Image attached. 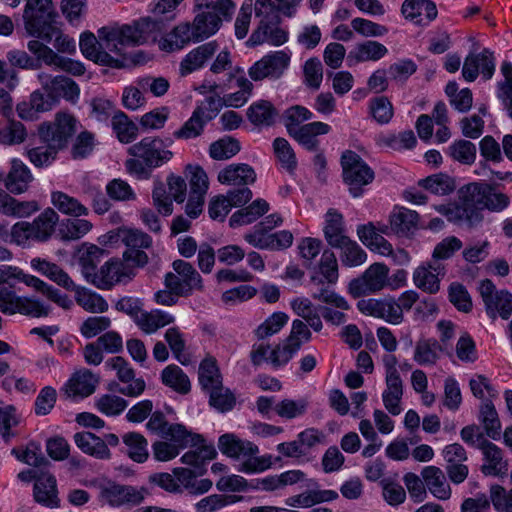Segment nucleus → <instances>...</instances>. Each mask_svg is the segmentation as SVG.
<instances>
[{
    "instance_id": "obj_1",
    "label": "nucleus",
    "mask_w": 512,
    "mask_h": 512,
    "mask_svg": "<svg viewBox=\"0 0 512 512\" xmlns=\"http://www.w3.org/2000/svg\"><path fill=\"white\" fill-rule=\"evenodd\" d=\"M15 281L23 282L64 309L72 306L67 295L61 294L58 289L40 278L26 274L18 267L3 265L0 266V311L4 314L13 315L19 311L20 296L10 289L14 287Z\"/></svg>"
},
{
    "instance_id": "obj_2",
    "label": "nucleus",
    "mask_w": 512,
    "mask_h": 512,
    "mask_svg": "<svg viewBox=\"0 0 512 512\" xmlns=\"http://www.w3.org/2000/svg\"><path fill=\"white\" fill-rule=\"evenodd\" d=\"M300 0H256L255 14L261 17L258 27L248 39L250 46L268 42L274 46L283 45L288 39V33L279 27V12L291 17Z\"/></svg>"
},
{
    "instance_id": "obj_3",
    "label": "nucleus",
    "mask_w": 512,
    "mask_h": 512,
    "mask_svg": "<svg viewBox=\"0 0 512 512\" xmlns=\"http://www.w3.org/2000/svg\"><path fill=\"white\" fill-rule=\"evenodd\" d=\"M485 191H489L487 183H468L458 190L456 202L437 205L435 210L452 223L474 227L483 219Z\"/></svg>"
},
{
    "instance_id": "obj_4",
    "label": "nucleus",
    "mask_w": 512,
    "mask_h": 512,
    "mask_svg": "<svg viewBox=\"0 0 512 512\" xmlns=\"http://www.w3.org/2000/svg\"><path fill=\"white\" fill-rule=\"evenodd\" d=\"M75 123L74 117L67 113H58L53 124L42 123L38 133L45 146L30 149L29 160L37 167L49 165L58 151L67 145L68 139L75 132Z\"/></svg>"
},
{
    "instance_id": "obj_5",
    "label": "nucleus",
    "mask_w": 512,
    "mask_h": 512,
    "mask_svg": "<svg viewBox=\"0 0 512 512\" xmlns=\"http://www.w3.org/2000/svg\"><path fill=\"white\" fill-rule=\"evenodd\" d=\"M164 29L162 20L144 17L132 25L105 26L98 30L101 41L109 51L120 54L124 45H143L149 39L155 40Z\"/></svg>"
},
{
    "instance_id": "obj_6",
    "label": "nucleus",
    "mask_w": 512,
    "mask_h": 512,
    "mask_svg": "<svg viewBox=\"0 0 512 512\" xmlns=\"http://www.w3.org/2000/svg\"><path fill=\"white\" fill-rule=\"evenodd\" d=\"M219 450L226 456L242 460L238 470L244 473H258L272 466L271 455L257 456L258 446L250 441L240 439L232 433H226L219 437Z\"/></svg>"
},
{
    "instance_id": "obj_7",
    "label": "nucleus",
    "mask_w": 512,
    "mask_h": 512,
    "mask_svg": "<svg viewBox=\"0 0 512 512\" xmlns=\"http://www.w3.org/2000/svg\"><path fill=\"white\" fill-rule=\"evenodd\" d=\"M109 241L111 243L120 242L126 246V250L123 252V259L126 262H131L134 267L138 268L147 265L149 258L144 249L152 245V239L145 232L121 227L109 232Z\"/></svg>"
},
{
    "instance_id": "obj_8",
    "label": "nucleus",
    "mask_w": 512,
    "mask_h": 512,
    "mask_svg": "<svg viewBox=\"0 0 512 512\" xmlns=\"http://www.w3.org/2000/svg\"><path fill=\"white\" fill-rule=\"evenodd\" d=\"M343 168V178L349 185L350 193L353 197L361 195V187L367 185L374 178L372 169L362 160V158L353 151H345L341 157Z\"/></svg>"
},
{
    "instance_id": "obj_9",
    "label": "nucleus",
    "mask_w": 512,
    "mask_h": 512,
    "mask_svg": "<svg viewBox=\"0 0 512 512\" xmlns=\"http://www.w3.org/2000/svg\"><path fill=\"white\" fill-rule=\"evenodd\" d=\"M389 268L382 263L370 265L363 274L350 281L348 292L354 298L375 294L388 284Z\"/></svg>"
},
{
    "instance_id": "obj_10",
    "label": "nucleus",
    "mask_w": 512,
    "mask_h": 512,
    "mask_svg": "<svg viewBox=\"0 0 512 512\" xmlns=\"http://www.w3.org/2000/svg\"><path fill=\"white\" fill-rule=\"evenodd\" d=\"M149 494V490L144 486L136 487L115 482L108 483L100 489L101 499L112 507L138 506Z\"/></svg>"
},
{
    "instance_id": "obj_11",
    "label": "nucleus",
    "mask_w": 512,
    "mask_h": 512,
    "mask_svg": "<svg viewBox=\"0 0 512 512\" xmlns=\"http://www.w3.org/2000/svg\"><path fill=\"white\" fill-rule=\"evenodd\" d=\"M56 15L52 0H27L23 12L24 24L30 35L41 34Z\"/></svg>"
},
{
    "instance_id": "obj_12",
    "label": "nucleus",
    "mask_w": 512,
    "mask_h": 512,
    "mask_svg": "<svg viewBox=\"0 0 512 512\" xmlns=\"http://www.w3.org/2000/svg\"><path fill=\"white\" fill-rule=\"evenodd\" d=\"M164 140L157 137H145L140 142L130 146L128 153L146 161L149 167L155 168L168 162L173 157V152L167 149Z\"/></svg>"
},
{
    "instance_id": "obj_13",
    "label": "nucleus",
    "mask_w": 512,
    "mask_h": 512,
    "mask_svg": "<svg viewBox=\"0 0 512 512\" xmlns=\"http://www.w3.org/2000/svg\"><path fill=\"white\" fill-rule=\"evenodd\" d=\"M479 292L485 303L486 312L495 319L498 315L508 319L512 313V294L506 290L498 291L489 279L481 281Z\"/></svg>"
},
{
    "instance_id": "obj_14",
    "label": "nucleus",
    "mask_w": 512,
    "mask_h": 512,
    "mask_svg": "<svg viewBox=\"0 0 512 512\" xmlns=\"http://www.w3.org/2000/svg\"><path fill=\"white\" fill-rule=\"evenodd\" d=\"M290 63V56L284 51H276L263 56L259 61L250 67L248 73L254 81H261L265 78H279L287 69Z\"/></svg>"
},
{
    "instance_id": "obj_15",
    "label": "nucleus",
    "mask_w": 512,
    "mask_h": 512,
    "mask_svg": "<svg viewBox=\"0 0 512 512\" xmlns=\"http://www.w3.org/2000/svg\"><path fill=\"white\" fill-rule=\"evenodd\" d=\"M130 262L120 259H111L101 266L98 276L93 284L100 289H110L117 283L126 282L135 276V271Z\"/></svg>"
},
{
    "instance_id": "obj_16",
    "label": "nucleus",
    "mask_w": 512,
    "mask_h": 512,
    "mask_svg": "<svg viewBox=\"0 0 512 512\" xmlns=\"http://www.w3.org/2000/svg\"><path fill=\"white\" fill-rule=\"evenodd\" d=\"M98 38H100L98 36ZM79 46L82 54L96 63L109 66L112 68H122L124 66L123 60L112 57L107 51L102 48L108 49L105 42L97 39L91 32H84L80 36Z\"/></svg>"
},
{
    "instance_id": "obj_17",
    "label": "nucleus",
    "mask_w": 512,
    "mask_h": 512,
    "mask_svg": "<svg viewBox=\"0 0 512 512\" xmlns=\"http://www.w3.org/2000/svg\"><path fill=\"white\" fill-rule=\"evenodd\" d=\"M42 88L54 101L58 97H63L68 101L75 102L79 97V87L70 78L65 76H55L41 72L37 75Z\"/></svg>"
},
{
    "instance_id": "obj_18",
    "label": "nucleus",
    "mask_w": 512,
    "mask_h": 512,
    "mask_svg": "<svg viewBox=\"0 0 512 512\" xmlns=\"http://www.w3.org/2000/svg\"><path fill=\"white\" fill-rule=\"evenodd\" d=\"M308 482L307 487L313 483L307 479L306 474L301 470H288L278 475H269L261 479H257L255 488L265 492H275L285 489L298 483Z\"/></svg>"
},
{
    "instance_id": "obj_19",
    "label": "nucleus",
    "mask_w": 512,
    "mask_h": 512,
    "mask_svg": "<svg viewBox=\"0 0 512 512\" xmlns=\"http://www.w3.org/2000/svg\"><path fill=\"white\" fill-rule=\"evenodd\" d=\"M445 274L441 263L430 262L419 266L413 273V281L417 288L424 292L435 294L440 289V278Z\"/></svg>"
},
{
    "instance_id": "obj_20",
    "label": "nucleus",
    "mask_w": 512,
    "mask_h": 512,
    "mask_svg": "<svg viewBox=\"0 0 512 512\" xmlns=\"http://www.w3.org/2000/svg\"><path fill=\"white\" fill-rule=\"evenodd\" d=\"M401 11L406 19L422 26L428 25L438 14L436 4L431 0H405Z\"/></svg>"
},
{
    "instance_id": "obj_21",
    "label": "nucleus",
    "mask_w": 512,
    "mask_h": 512,
    "mask_svg": "<svg viewBox=\"0 0 512 512\" xmlns=\"http://www.w3.org/2000/svg\"><path fill=\"white\" fill-rule=\"evenodd\" d=\"M33 175L29 168L20 160L14 159L11 168L4 178V186L10 194L19 195L28 191Z\"/></svg>"
},
{
    "instance_id": "obj_22",
    "label": "nucleus",
    "mask_w": 512,
    "mask_h": 512,
    "mask_svg": "<svg viewBox=\"0 0 512 512\" xmlns=\"http://www.w3.org/2000/svg\"><path fill=\"white\" fill-rule=\"evenodd\" d=\"M99 377L88 369L76 371L65 385L68 397H87L94 393Z\"/></svg>"
},
{
    "instance_id": "obj_23",
    "label": "nucleus",
    "mask_w": 512,
    "mask_h": 512,
    "mask_svg": "<svg viewBox=\"0 0 512 512\" xmlns=\"http://www.w3.org/2000/svg\"><path fill=\"white\" fill-rule=\"evenodd\" d=\"M330 126L324 122L316 121L304 124L297 129L289 128V135L309 151H317L319 147L318 135L329 133Z\"/></svg>"
},
{
    "instance_id": "obj_24",
    "label": "nucleus",
    "mask_w": 512,
    "mask_h": 512,
    "mask_svg": "<svg viewBox=\"0 0 512 512\" xmlns=\"http://www.w3.org/2000/svg\"><path fill=\"white\" fill-rule=\"evenodd\" d=\"M483 454L481 472L486 476H502L508 471V463L503 458L502 450L492 442H484L480 449Z\"/></svg>"
},
{
    "instance_id": "obj_25",
    "label": "nucleus",
    "mask_w": 512,
    "mask_h": 512,
    "mask_svg": "<svg viewBox=\"0 0 512 512\" xmlns=\"http://www.w3.org/2000/svg\"><path fill=\"white\" fill-rule=\"evenodd\" d=\"M217 179L221 184L245 186L256 181V172L245 163L230 164L219 172Z\"/></svg>"
},
{
    "instance_id": "obj_26",
    "label": "nucleus",
    "mask_w": 512,
    "mask_h": 512,
    "mask_svg": "<svg viewBox=\"0 0 512 512\" xmlns=\"http://www.w3.org/2000/svg\"><path fill=\"white\" fill-rule=\"evenodd\" d=\"M191 41L197 42L195 30L192 24L186 22L177 25L162 38L159 42V47L163 51L172 52L184 48Z\"/></svg>"
},
{
    "instance_id": "obj_27",
    "label": "nucleus",
    "mask_w": 512,
    "mask_h": 512,
    "mask_svg": "<svg viewBox=\"0 0 512 512\" xmlns=\"http://www.w3.org/2000/svg\"><path fill=\"white\" fill-rule=\"evenodd\" d=\"M33 270L55 282L66 290H74L75 283L70 276L57 264L43 258H33L30 261Z\"/></svg>"
},
{
    "instance_id": "obj_28",
    "label": "nucleus",
    "mask_w": 512,
    "mask_h": 512,
    "mask_svg": "<svg viewBox=\"0 0 512 512\" xmlns=\"http://www.w3.org/2000/svg\"><path fill=\"white\" fill-rule=\"evenodd\" d=\"M217 47L216 42L212 41L191 50L181 61V75L185 76L201 68L215 54Z\"/></svg>"
},
{
    "instance_id": "obj_29",
    "label": "nucleus",
    "mask_w": 512,
    "mask_h": 512,
    "mask_svg": "<svg viewBox=\"0 0 512 512\" xmlns=\"http://www.w3.org/2000/svg\"><path fill=\"white\" fill-rule=\"evenodd\" d=\"M39 210L36 201H19L0 189V213L9 217H28Z\"/></svg>"
},
{
    "instance_id": "obj_30",
    "label": "nucleus",
    "mask_w": 512,
    "mask_h": 512,
    "mask_svg": "<svg viewBox=\"0 0 512 512\" xmlns=\"http://www.w3.org/2000/svg\"><path fill=\"white\" fill-rule=\"evenodd\" d=\"M34 499L36 502L48 506L58 507L56 479L48 473H42L34 483Z\"/></svg>"
},
{
    "instance_id": "obj_31",
    "label": "nucleus",
    "mask_w": 512,
    "mask_h": 512,
    "mask_svg": "<svg viewBox=\"0 0 512 512\" xmlns=\"http://www.w3.org/2000/svg\"><path fill=\"white\" fill-rule=\"evenodd\" d=\"M423 481L431 494L440 499L447 500L451 496V488L447 483L445 474L436 466L425 467L421 472Z\"/></svg>"
},
{
    "instance_id": "obj_32",
    "label": "nucleus",
    "mask_w": 512,
    "mask_h": 512,
    "mask_svg": "<svg viewBox=\"0 0 512 512\" xmlns=\"http://www.w3.org/2000/svg\"><path fill=\"white\" fill-rule=\"evenodd\" d=\"M385 382L386 389L382 395L384 406L392 415H399L403 396V381L400 374L385 375Z\"/></svg>"
},
{
    "instance_id": "obj_33",
    "label": "nucleus",
    "mask_w": 512,
    "mask_h": 512,
    "mask_svg": "<svg viewBox=\"0 0 512 512\" xmlns=\"http://www.w3.org/2000/svg\"><path fill=\"white\" fill-rule=\"evenodd\" d=\"M442 345L432 338L419 339L415 344L414 361L421 366H433L440 359Z\"/></svg>"
},
{
    "instance_id": "obj_34",
    "label": "nucleus",
    "mask_w": 512,
    "mask_h": 512,
    "mask_svg": "<svg viewBox=\"0 0 512 512\" xmlns=\"http://www.w3.org/2000/svg\"><path fill=\"white\" fill-rule=\"evenodd\" d=\"M204 109V107H196L191 117L178 130L173 132V137L188 140L200 136L205 125L211 120V117H205Z\"/></svg>"
},
{
    "instance_id": "obj_35",
    "label": "nucleus",
    "mask_w": 512,
    "mask_h": 512,
    "mask_svg": "<svg viewBox=\"0 0 512 512\" xmlns=\"http://www.w3.org/2000/svg\"><path fill=\"white\" fill-rule=\"evenodd\" d=\"M74 441L77 447L84 453L96 458H108L110 451L100 437L91 432H78L74 435Z\"/></svg>"
},
{
    "instance_id": "obj_36",
    "label": "nucleus",
    "mask_w": 512,
    "mask_h": 512,
    "mask_svg": "<svg viewBox=\"0 0 512 512\" xmlns=\"http://www.w3.org/2000/svg\"><path fill=\"white\" fill-rule=\"evenodd\" d=\"M247 117L255 126H271L278 117V111L271 102L259 100L250 105Z\"/></svg>"
},
{
    "instance_id": "obj_37",
    "label": "nucleus",
    "mask_w": 512,
    "mask_h": 512,
    "mask_svg": "<svg viewBox=\"0 0 512 512\" xmlns=\"http://www.w3.org/2000/svg\"><path fill=\"white\" fill-rule=\"evenodd\" d=\"M327 243L333 247L348 236L345 235L344 219L341 213L330 208L325 214V226L323 228Z\"/></svg>"
},
{
    "instance_id": "obj_38",
    "label": "nucleus",
    "mask_w": 512,
    "mask_h": 512,
    "mask_svg": "<svg viewBox=\"0 0 512 512\" xmlns=\"http://www.w3.org/2000/svg\"><path fill=\"white\" fill-rule=\"evenodd\" d=\"M58 220L59 216L53 209L44 210L32 223H29L32 239L46 241L52 235Z\"/></svg>"
},
{
    "instance_id": "obj_39",
    "label": "nucleus",
    "mask_w": 512,
    "mask_h": 512,
    "mask_svg": "<svg viewBox=\"0 0 512 512\" xmlns=\"http://www.w3.org/2000/svg\"><path fill=\"white\" fill-rule=\"evenodd\" d=\"M192 26L195 30L196 41H202L214 35L220 28L218 18L214 17L209 9L198 8Z\"/></svg>"
},
{
    "instance_id": "obj_40",
    "label": "nucleus",
    "mask_w": 512,
    "mask_h": 512,
    "mask_svg": "<svg viewBox=\"0 0 512 512\" xmlns=\"http://www.w3.org/2000/svg\"><path fill=\"white\" fill-rule=\"evenodd\" d=\"M135 322L141 330L150 334L173 323L174 317L164 311L153 310L151 312H140L136 315Z\"/></svg>"
},
{
    "instance_id": "obj_41",
    "label": "nucleus",
    "mask_w": 512,
    "mask_h": 512,
    "mask_svg": "<svg viewBox=\"0 0 512 512\" xmlns=\"http://www.w3.org/2000/svg\"><path fill=\"white\" fill-rule=\"evenodd\" d=\"M269 210V204L263 199L253 201L249 206L235 212L229 219L231 227L247 225Z\"/></svg>"
},
{
    "instance_id": "obj_42",
    "label": "nucleus",
    "mask_w": 512,
    "mask_h": 512,
    "mask_svg": "<svg viewBox=\"0 0 512 512\" xmlns=\"http://www.w3.org/2000/svg\"><path fill=\"white\" fill-rule=\"evenodd\" d=\"M479 421L483 425L485 434L492 439H498L501 433V423L492 401L482 402L479 408Z\"/></svg>"
},
{
    "instance_id": "obj_43",
    "label": "nucleus",
    "mask_w": 512,
    "mask_h": 512,
    "mask_svg": "<svg viewBox=\"0 0 512 512\" xmlns=\"http://www.w3.org/2000/svg\"><path fill=\"white\" fill-rule=\"evenodd\" d=\"M162 383L180 394H187L191 390L188 376L177 365H168L161 373Z\"/></svg>"
},
{
    "instance_id": "obj_44",
    "label": "nucleus",
    "mask_w": 512,
    "mask_h": 512,
    "mask_svg": "<svg viewBox=\"0 0 512 512\" xmlns=\"http://www.w3.org/2000/svg\"><path fill=\"white\" fill-rule=\"evenodd\" d=\"M172 266L175 273L180 276L182 283L185 284V288L189 289V296L193 291L203 290L202 277L191 263L178 259L173 262Z\"/></svg>"
},
{
    "instance_id": "obj_45",
    "label": "nucleus",
    "mask_w": 512,
    "mask_h": 512,
    "mask_svg": "<svg viewBox=\"0 0 512 512\" xmlns=\"http://www.w3.org/2000/svg\"><path fill=\"white\" fill-rule=\"evenodd\" d=\"M417 222L418 214L404 207L395 209L390 216V228L398 235H407Z\"/></svg>"
},
{
    "instance_id": "obj_46",
    "label": "nucleus",
    "mask_w": 512,
    "mask_h": 512,
    "mask_svg": "<svg viewBox=\"0 0 512 512\" xmlns=\"http://www.w3.org/2000/svg\"><path fill=\"white\" fill-rule=\"evenodd\" d=\"M333 247L341 250L340 259L342 264L345 266H359L362 265L367 259L366 252L349 237L345 238Z\"/></svg>"
},
{
    "instance_id": "obj_47",
    "label": "nucleus",
    "mask_w": 512,
    "mask_h": 512,
    "mask_svg": "<svg viewBox=\"0 0 512 512\" xmlns=\"http://www.w3.org/2000/svg\"><path fill=\"white\" fill-rule=\"evenodd\" d=\"M387 53V48L377 41H366L350 51L348 58L356 62L377 61Z\"/></svg>"
},
{
    "instance_id": "obj_48",
    "label": "nucleus",
    "mask_w": 512,
    "mask_h": 512,
    "mask_svg": "<svg viewBox=\"0 0 512 512\" xmlns=\"http://www.w3.org/2000/svg\"><path fill=\"white\" fill-rule=\"evenodd\" d=\"M162 438L170 441L178 450H182L189 445H195L200 436L188 431L182 424H170L163 433Z\"/></svg>"
},
{
    "instance_id": "obj_49",
    "label": "nucleus",
    "mask_w": 512,
    "mask_h": 512,
    "mask_svg": "<svg viewBox=\"0 0 512 512\" xmlns=\"http://www.w3.org/2000/svg\"><path fill=\"white\" fill-rule=\"evenodd\" d=\"M51 201L53 205L63 214L73 217H80L88 214L87 207L82 205L76 198L71 197L64 192H52Z\"/></svg>"
},
{
    "instance_id": "obj_50",
    "label": "nucleus",
    "mask_w": 512,
    "mask_h": 512,
    "mask_svg": "<svg viewBox=\"0 0 512 512\" xmlns=\"http://www.w3.org/2000/svg\"><path fill=\"white\" fill-rule=\"evenodd\" d=\"M75 299L79 306L90 313H103L108 310V303L100 295L86 288L75 285Z\"/></svg>"
},
{
    "instance_id": "obj_51",
    "label": "nucleus",
    "mask_w": 512,
    "mask_h": 512,
    "mask_svg": "<svg viewBox=\"0 0 512 512\" xmlns=\"http://www.w3.org/2000/svg\"><path fill=\"white\" fill-rule=\"evenodd\" d=\"M501 72L504 79L497 83V97L508 117L512 119V64L504 62L501 66Z\"/></svg>"
},
{
    "instance_id": "obj_52",
    "label": "nucleus",
    "mask_w": 512,
    "mask_h": 512,
    "mask_svg": "<svg viewBox=\"0 0 512 512\" xmlns=\"http://www.w3.org/2000/svg\"><path fill=\"white\" fill-rule=\"evenodd\" d=\"M418 184L430 193L441 196L452 193L456 188L454 179L442 173L421 179Z\"/></svg>"
},
{
    "instance_id": "obj_53",
    "label": "nucleus",
    "mask_w": 512,
    "mask_h": 512,
    "mask_svg": "<svg viewBox=\"0 0 512 512\" xmlns=\"http://www.w3.org/2000/svg\"><path fill=\"white\" fill-rule=\"evenodd\" d=\"M92 229V223L79 217L66 219L59 227L58 233L62 240H78Z\"/></svg>"
},
{
    "instance_id": "obj_54",
    "label": "nucleus",
    "mask_w": 512,
    "mask_h": 512,
    "mask_svg": "<svg viewBox=\"0 0 512 512\" xmlns=\"http://www.w3.org/2000/svg\"><path fill=\"white\" fill-rule=\"evenodd\" d=\"M199 382L207 392L222 385L221 375L215 359L206 358L200 363Z\"/></svg>"
},
{
    "instance_id": "obj_55",
    "label": "nucleus",
    "mask_w": 512,
    "mask_h": 512,
    "mask_svg": "<svg viewBox=\"0 0 512 512\" xmlns=\"http://www.w3.org/2000/svg\"><path fill=\"white\" fill-rule=\"evenodd\" d=\"M196 6L209 9L211 14L218 18L221 26L224 21L232 19L236 10V4L232 0H199Z\"/></svg>"
},
{
    "instance_id": "obj_56",
    "label": "nucleus",
    "mask_w": 512,
    "mask_h": 512,
    "mask_svg": "<svg viewBox=\"0 0 512 512\" xmlns=\"http://www.w3.org/2000/svg\"><path fill=\"white\" fill-rule=\"evenodd\" d=\"M26 129L19 121H0V143L13 145L22 143L26 139Z\"/></svg>"
},
{
    "instance_id": "obj_57",
    "label": "nucleus",
    "mask_w": 512,
    "mask_h": 512,
    "mask_svg": "<svg viewBox=\"0 0 512 512\" xmlns=\"http://www.w3.org/2000/svg\"><path fill=\"white\" fill-rule=\"evenodd\" d=\"M123 442L128 447L129 457L138 463H143L148 458L147 440L136 432H130L123 436Z\"/></svg>"
},
{
    "instance_id": "obj_58",
    "label": "nucleus",
    "mask_w": 512,
    "mask_h": 512,
    "mask_svg": "<svg viewBox=\"0 0 512 512\" xmlns=\"http://www.w3.org/2000/svg\"><path fill=\"white\" fill-rule=\"evenodd\" d=\"M112 127L118 139L123 143L132 142L138 133V127L123 112H117L112 118Z\"/></svg>"
},
{
    "instance_id": "obj_59",
    "label": "nucleus",
    "mask_w": 512,
    "mask_h": 512,
    "mask_svg": "<svg viewBox=\"0 0 512 512\" xmlns=\"http://www.w3.org/2000/svg\"><path fill=\"white\" fill-rule=\"evenodd\" d=\"M209 393V404L218 410L219 412L230 411L236 403L234 394L223 385H220L214 389L208 391Z\"/></svg>"
},
{
    "instance_id": "obj_60",
    "label": "nucleus",
    "mask_w": 512,
    "mask_h": 512,
    "mask_svg": "<svg viewBox=\"0 0 512 512\" xmlns=\"http://www.w3.org/2000/svg\"><path fill=\"white\" fill-rule=\"evenodd\" d=\"M476 146L468 140H457L449 147V155L456 161L471 165L476 159Z\"/></svg>"
},
{
    "instance_id": "obj_61",
    "label": "nucleus",
    "mask_w": 512,
    "mask_h": 512,
    "mask_svg": "<svg viewBox=\"0 0 512 512\" xmlns=\"http://www.w3.org/2000/svg\"><path fill=\"white\" fill-rule=\"evenodd\" d=\"M288 319L284 312L273 313L255 330L257 338L262 340L278 333L287 324Z\"/></svg>"
},
{
    "instance_id": "obj_62",
    "label": "nucleus",
    "mask_w": 512,
    "mask_h": 512,
    "mask_svg": "<svg viewBox=\"0 0 512 512\" xmlns=\"http://www.w3.org/2000/svg\"><path fill=\"white\" fill-rule=\"evenodd\" d=\"M240 151L239 142L233 138H222L210 145L209 154L215 160H226Z\"/></svg>"
},
{
    "instance_id": "obj_63",
    "label": "nucleus",
    "mask_w": 512,
    "mask_h": 512,
    "mask_svg": "<svg viewBox=\"0 0 512 512\" xmlns=\"http://www.w3.org/2000/svg\"><path fill=\"white\" fill-rule=\"evenodd\" d=\"M128 405V402L115 394H104L96 401L97 409L107 415L116 416L122 413Z\"/></svg>"
},
{
    "instance_id": "obj_64",
    "label": "nucleus",
    "mask_w": 512,
    "mask_h": 512,
    "mask_svg": "<svg viewBox=\"0 0 512 512\" xmlns=\"http://www.w3.org/2000/svg\"><path fill=\"white\" fill-rule=\"evenodd\" d=\"M308 407L306 399H284L275 405L274 409L278 416L286 419H293L303 415Z\"/></svg>"
}]
</instances>
